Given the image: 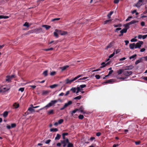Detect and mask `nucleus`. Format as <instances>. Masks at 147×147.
<instances>
[{
  "instance_id": "1",
  "label": "nucleus",
  "mask_w": 147,
  "mask_h": 147,
  "mask_svg": "<svg viewBox=\"0 0 147 147\" xmlns=\"http://www.w3.org/2000/svg\"><path fill=\"white\" fill-rule=\"evenodd\" d=\"M60 143H58L56 144V146H61V144H63V146L65 147L66 146L67 144L69 143V140L68 138H67L65 140H61L60 141Z\"/></svg>"
},
{
  "instance_id": "2",
  "label": "nucleus",
  "mask_w": 147,
  "mask_h": 147,
  "mask_svg": "<svg viewBox=\"0 0 147 147\" xmlns=\"http://www.w3.org/2000/svg\"><path fill=\"white\" fill-rule=\"evenodd\" d=\"M57 102L58 100H51L50 103H49L47 105L43 108L40 109V110H42L44 108H49V107H51L53 106Z\"/></svg>"
},
{
  "instance_id": "3",
  "label": "nucleus",
  "mask_w": 147,
  "mask_h": 147,
  "mask_svg": "<svg viewBox=\"0 0 147 147\" xmlns=\"http://www.w3.org/2000/svg\"><path fill=\"white\" fill-rule=\"evenodd\" d=\"M55 31L56 32H57L58 34H60L61 35H63L66 34L67 33V32L66 31H62L61 30L58 29H56Z\"/></svg>"
},
{
  "instance_id": "4",
  "label": "nucleus",
  "mask_w": 147,
  "mask_h": 147,
  "mask_svg": "<svg viewBox=\"0 0 147 147\" xmlns=\"http://www.w3.org/2000/svg\"><path fill=\"white\" fill-rule=\"evenodd\" d=\"M42 28H39L34 29L32 31V32H31V33H35L36 34H38L40 33L42 31Z\"/></svg>"
},
{
  "instance_id": "5",
  "label": "nucleus",
  "mask_w": 147,
  "mask_h": 147,
  "mask_svg": "<svg viewBox=\"0 0 147 147\" xmlns=\"http://www.w3.org/2000/svg\"><path fill=\"white\" fill-rule=\"evenodd\" d=\"M143 43V42L142 41H140L139 42L137 43L136 45L135 44V48H140Z\"/></svg>"
},
{
  "instance_id": "6",
  "label": "nucleus",
  "mask_w": 147,
  "mask_h": 147,
  "mask_svg": "<svg viewBox=\"0 0 147 147\" xmlns=\"http://www.w3.org/2000/svg\"><path fill=\"white\" fill-rule=\"evenodd\" d=\"M144 0H139L138 2L135 5L138 8H139L142 5V2Z\"/></svg>"
},
{
  "instance_id": "7",
  "label": "nucleus",
  "mask_w": 147,
  "mask_h": 147,
  "mask_svg": "<svg viewBox=\"0 0 147 147\" xmlns=\"http://www.w3.org/2000/svg\"><path fill=\"white\" fill-rule=\"evenodd\" d=\"M132 74V72L130 71H124L123 74L125 76H129Z\"/></svg>"
},
{
  "instance_id": "8",
  "label": "nucleus",
  "mask_w": 147,
  "mask_h": 147,
  "mask_svg": "<svg viewBox=\"0 0 147 147\" xmlns=\"http://www.w3.org/2000/svg\"><path fill=\"white\" fill-rule=\"evenodd\" d=\"M84 108L82 106H81L78 109V111H80L83 114L86 113V112L84 110Z\"/></svg>"
},
{
  "instance_id": "9",
  "label": "nucleus",
  "mask_w": 147,
  "mask_h": 147,
  "mask_svg": "<svg viewBox=\"0 0 147 147\" xmlns=\"http://www.w3.org/2000/svg\"><path fill=\"white\" fill-rule=\"evenodd\" d=\"M109 64V62H108L106 63H105L104 62H102L101 64V66L100 67V68H103L104 67H105L107 65Z\"/></svg>"
},
{
  "instance_id": "10",
  "label": "nucleus",
  "mask_w": 147,
  "mask_h": 147,
  "mask_svg": "<svg viewBox=\"0 0 147 147\" xmlns=\"http://www.w3.org/2000/svg\"><path fill=\"white\" fill-rule=\"evenodd\" d=\"M75 80V78H74L72 80H69V79H67L66 80V84H70L72 82L74 81Z\"/></svg>"
},
{
  "instance_id": "11",
  "label": "nucleus",
  "mask_w": 147,
  "mask_h": 147,
  "mask_svg": "<svg viewBox=\"0 0 147 147\" xmlns=\"http://www.w3.org/2000/svg\"><path fill=\"white\" fill-rule=\"evenodd\" d=\"M72 103V102L71 101H69L67 103H65L64 105L65 108H66L68 106L71 105Z\"/></svg>"
},
{
  "instance_id": "12",
  "label": "nucleus",
  "mask_w": 147,
  "mask_h": 147,
  "mask_svg": "<svg viewBox=\"0 0 147 147\" xmlns=\"http://www.w3.org/2000/svg\"><path fill=\"white\" fill-rule=\"evenodd\" d=\"M72 103V102L71 101H69L67 103H65L64 105L65 108H66L68 106L71 105Z\"/></svg>"
},
{
  "instance_id": "13",
  "label": "nucleus",
  "mask_w": 147,
  "mask_h": 147,
  "mask_svg": "<svg viewBox=\"0 0 147 147\" xmlns=\"http://www.w3.org/2000/svg\"><path fill=\"white\" fill-rule=\"evenodd\" d=\"M113 42H112L110 43L109 45L106 47L105 49H107L109 48H110L113 46Z\"/></svg>"
},
{
  "instance_id": "14",
  "label": "nucleus",
  "mask_w": 147,
  "mask_h": 147,
  "mask_svg": "<svg viewBox=\"0 0 147 147\" xmlns=\"http://www.w3.org/2000/svg\"><path fill=\"white\" fill-rule=\"evenodd\" d=\"M114 82V80L113 79H110L104 82V83H113Z\"/></svg>"
},
{
  "instance_id": "15",
  "label": "nucleus",
  "mask_w": 147,
  "mask_h": 147,
  "mask_svg": "<svg viewBox=\"0 0 147 147\" xmlns=\"http://www.w3.org/2000/svg\"><path fill=\"white\" fill-rule=\"evenodd\" d=\"M134 67V66L132 65H130L129 66H126L125 70H129L132 69Z\"/></svg>"
},
{
  "instance_id": "16",
  "label": "nucleus",
  "mask_w": 147,
  "mask_h": 147,
  "mask_svg": "<svg viewBox=\"0 0 147 147\" xmlns=\"http://www.w3.org/2000/svg\"><path fill=\"white\" fill-rule=\"evenodd\" d=\"M129 47L131 49H133L134 48H135V43H133L130 44L129 45Z\"/></svg>"
},
{
  "instance_id": "17",
  "label": "nucleus",
  "mask_w": 147,
  "mask_h": 147,
  "mask_svg": "<svg viewBox=\"0 0 147 147\" xmlns=\"http://www.w3.org/2000/svg\"><path fill=\"white\" fill-rule=\"evenodd\" d=\"M69 67V66L68 65L64 66L63 67H60V68L61 69L62 71H63L65 70L67 68Z\"/></svg>"
},
{
  "instance_id": "18",
  "label": "nucleus",
  "mask_w": 147,
  "mask_h": 147,
  "mask_svg": "<svg viewBox=\"0 0 147 147\" xmlns=\"http://www.w3.org/2000/svg\"><path fill=\"white\" fill-rule=\"evenodd\" d=\"M28 111L30 112L31 113L35 112V110L33 109V108H32V107H29L28 109Z\"/></svg>"
},
{
  "instance_id": "19",
  "label": "nucleus",
  "mask_w": 147,
  "mask_h": 147,
  "mask_svg": "<svg viewBox=\"0 0 147 147\" xmlns=\"http://www.w3.org/2000/svg\"><path fill=\"white\" fill-rule=\"evenodd\" d=\"M42 27L45 28L47 30H48L51 28V26L49 25H44L42 26Z\"/></svg>"
},
{
  "instance_id": "20",
  "label": "nucleus",
  "mask_w": 147,
  "mask_h": 147,
  "mask_svg": "<svg viewBox=\"0 0 147 147\" xmlns=\"http://www.w3.org/2000/svg\"><path fill=\"white\" fill-rule=\"evenodd\" d=\"M124 69H119V70L117 71V73L118 75H120L122 73L124 72Z\"/></svg>"
},
{
  "instance_id": "21",
  "label": "nucleus",
  "mask_w": 147,
  "mask_h": 147,
  "mask_svg": "<svg viewBox=\"0 0 147 147\" xmlns=\"http://www.w3.org/2000/svg\"><path fill=\"white\" fill-rule=\"evenodd\" d=\"M138 20H133L131 21L130 22H129V24L130 25L131 24H134L135 23H137L138 22Z\"/></svg>"
},
{
  "instance_id": "22",
  "label": "nucleus",
  "mask_w": 147,
  "mask_h": 147,
  "mask_svg": "<svg viewBox=\"0 0 147 147\" xmlns=\"http://www.w3.org/2000/svg\"><path fill=\"white\" fill-rule=\"evenodd\" d=\"M127 31V29L123 28L120 31V32L121 33L123 34L124 33H126Z\"/></svg>"
},
{
  "instance_id": "23",
  "label": "nucleus",
  "mask_w": 147,
  "mask_h": 147,
  "mask_svg": "<svg viewBox=\"0 0 147 147\" xmlns=\"http://www.w3.org/2000/svg\"><path fill=\"white\" fill-rule=\"evenodd\" d=\"M61 137V135L59 134H57L56 135V136L55 138V140H59L60 139Z\"/></svg>"
},
{
  "instance_id": "24",
  "label": "nucleus",
  "mask_w": 147,
  "mask_h": 147,
  "mask_svg": "<svg viewBox=\"0 0 147 147\" xmlns=\"http://www.w3.org/2000/svg\"><path fill=\"white\" fill-rule=\"evenodd\" d=\"M49 91L48 90H43L42 92V94L43 95H45L49 93Z\"/></svg>"
},
{
  "instance_id": "25",
  "label": "nucleus",
  "mask_w": 147,
  "mask_h": 147,
  "mask_svg": "<svg viewBox=\"0 0 147 147\" xmlns=\"http://www.w3.org/2000/svg\"><path fill=\"white\" fill-rule=\"evenodd\" d=\"M9 18V17L7 16H4L3 15H0V19H7Z\"/></svg>"
},
{
  "instance_id": "26",
  "label": "nucleus",
  "mask_w": 147,
  "mask_h": 147,
  "mask_svg": "<svg viewBox=\"0 0 147 147\" xmlns=\"http://www.w3.org/2000/svg\"><path fill=\"white\" fill-rule=\"evenodd\" d=\"M8 115V112L7 111H5V112H4L3 113V116L4 117H7V116Z\"/></svg>"
},
{
  "instance_id": "27",
  "label": "nucleus",
  "mask_w": 147,
  "mask_h": 147,
  "mask_svg": "<svg viewBox=\"0 0 147 147\" xmlns=\"http://www.w3.org/2000/svg\"><path fill=\"white\" fill-rule=\"evenodd\" d=\"M115 54V52H114L112 54H111V55H110L109 56V59L106 61H108V60H109L110 58H111L112 57H113L114 56Z\"/></svg>"
},
{
  "instance_id": "28",
  "label": "nucleus",
  "mask_w": 147,
  "mask_h": 147,
  "mask_svg": "<svg viewBox=\"0 0 147 147\" xmlns=\"http://www.w3.org/2000/svg\"><path fill=\"white\" fill-rule=\"evenodd\" d=\"M13 106L15 108L17 109L19 107V105L18 103H15L13 104Z\"/></svg>"
},
{
  "instance_id": "29",
  "label": "nucleus",
  "mask_w": 147,
  "mask_h": 147,
  "mask_svg": "<svg viewBox=\"0 0 147 147\" xmlns=\"http://www.w3.org/2000/svg\"><path fill=\"white\" fill-rule=\"evenodd\" d=\"M113 11H111L110 12V13L107 15V16L109 19L111 18V16L113 14Z\"/></svg>"
},
{
  "instance_id": "30",
  "label": "nucleus",
  "mask_w": 147,
  "mask_h": 147,
  "mask_svg": "<svg viewBox=\"0 0 147 147\" xmlns=\"http://www.w3.org/2000/svg\"><path fill=\"white\" fill-rule=\"evenodd\" d=\"M58 129L57 128H52L50 129V131L51 132H55L58 131Z\"/></svg>"
},
{
  "instance_id": "31",
  "label": "nucleus",
  "mask_w": 147,
  "mask_h": 147,
  "mask_svg": "<svg viewBox=\"0 0 147 147\" xmlns=\"http://www.w3.org/2000/svg\"><path fill=\"white\" fill-rule=\"evenodd\" d=\"M86 86L85 84H82L80 85V86L79 87H79L81 89V90H82V88L86 87Z\"/></svg>"
},
{
  "instance_id": "32",
  "label": "nucleus",
  "mask_w": 147,
  "mask_h": 147,
  "mask_svg": "<svg viewBox=\"0 0 147 147\" xmlns=\"http://www.w3.org/2000/svg\"><path fill=\"white\" fill-rule=\"evenodd\" d=\"M128 23L126 24L125 25V29H127H127H128L129 27V26L130 25Z\"/></svg>"
},
{
  "instance_id": "33",
  "label": "nucleus",
  "mask_w": 147,
  "mask_h": 147,
  "mask_svg": "<svg viewBox=\"0 0 147 147\" xmlns=\"http://www.w3.org/2000/svg\"><path fill=\"white\" fill-rule=\"evenodd\" d=\"M68 145L67 146V147H74V145L73 144L69 143H69H68Z\"/></svg>"
},
{
  "instance_id": "34",
  "label": "nucleus",
  "mask_w": 147,
  "mask_h": 147,
  "mask_svg": "<svg viewBox=\"0 0 147 147\" xmlns=\"http://www.w3.org/2000/svg\"><path fill=\"white\" fill-rule=\"evenodd\" d=\"M82 97V96L81 95H79L78 96H76L74 98V99L75 100H80Z\"/></svg>"
},
{
  "instance_id": "35",
  "label": "nucleus",
  "mask_w": 147,
  "mask_h": 147,
  "mask_svg": "<svg viewBox=\"0 0 147 147\" xmlns=\"http://www.w3.org/2000/svg\"><path fill=\"white\" fill-rule=\"evenodd\" d=\"M43 74L45 76H47L48 75V71L47 70H46L44 71L43 73Z\"/></svg>"
},
{
  "instance_id": "36",
  "label": "nucleus",
  "mask_w": 147,
  "mask_h": 147,
  "mask_svg": "<svg viewBox=\"0 0 147 147\" xmlns=\"http://www.w3.org/2000/svg\"><path fill=\"white\" fill-rule=\"evenodd\" d=\"M111 20H106L104 22V24H106L108 23L109 22H111Z\"/></svg>"
},
{
  "instance_id": "37",
  "label": "nucleus",
  "mask_w": 147,
  "mask_h": 147,
  "mask_svg": "<svg viewBox=\"0 0 147 147\" xmlns=\"http://www.w3.org/2000/svg\"><path fill=\"white\" fill-rule=\"evenodd\" d=\"M77 111H78V109H76L75 110H74L72 111L71 114L72 115H73V114L75 113Z\"/></svg>"
},
{
  "instance_id": "38",
  "label": "nucleus",
  "mask_w": 147,
  "mask_h": 147,
  "mask_svg": "<svg viewBox=\"0 0 147 147\" xmlns=\"http://www.w3.org/2000/svg\"><path fill=\"white\" fill-rule=\"evenodd\" d=\"M76 88H72L70 89V90L72 91L74 93L76 92Z\"/></svg>"
},
{
  "instance_id": "39",
  "label": "nucleus",
  "mask_w": 147,
  "mask_h": 147,
  "mask_svg": "<svg viewBox=\"0 0 147 147\" xmlns=\"http://www.w3.org/2000/svg\"><path fill=\"white\" fill-rule=\"evenodd\" d=\"M57 86V84H53L52 85H51L50 86V87L51 88H54Z\"/></svg>"
},
{
  "instance_id": "40",
  "label": "nucleus",
  "mask_w": 147,
  "mask_h": 147,
  "mask_svg": "<svg viewBox=\"0 0 147 147\" xmlns=\"http://www.w3.org/2000/svg\"><path fill=\"white\" fill-rule=\"evenodd\" d=\"M53 114V110H51L49 111L48 112V114Z\"/></svg>"
},
{
  "instance_id": "41",
  "label": "nucleus",
  "mask_w": 147,
  "mask_h": 147,
  "mask_svg": "<svg viewBox=\"0 0 147 147\" xmlns=\"http://www.w3.org/2000/svg\"><path fill=\"white\" fill-rule=\"evenodd\" d=\"M7 78L6 79V81L8 82H11V79L10 77H7Z\"/></svg>"
},
{
  "instance_id": "42",
  "label": "nucleus",
  "mask_w": 147,
  "mask_h": 147,
  "mask_svg": "<svg viewBox=\"0 0 147 147\" xmlns=\"http://www.w3.org/2000/svg\"><path fill=\"white\" fill-rule=\"evenodd\" d=\"M76 89L77 90V91L76 92V94H78V93H79V92L80 91H81V89L79 87H78V86L77 87Z\"/></svg>"
},
{
  "instance_id": "43",
  "label": "nucleus",
  "mask_w": 147,
  "mask_h": 147,
  "mask_svg": "<svg viewBox=\"0 0 147 147\" xmlns=\"http://www.w3.org/2000/svg\"><path fill=\"white\" fill-rule=\"evenodd\" d=\"M60 18H55L54 19H53L51 20V21L52 22L55 21H58L60 20Z\"/></svg>"
},
{
  "instance_id": "44",
  "label": "nucleus",
  "mask_w": 147,
  "mask_h": 147,
  "mask_svg": "<svg viewBox=\"0 0 147 147\" xmlns=\"http://www.w3.org/2000/svg\"><path fill=\"white\" fill-rule=\"evenodd\" d=\"M63 121V119H60L58 121V123H59V124H61Z\"/></svg>"
},
{
  "instance_id": "45",
  "label": "nucleus",
  "mask_w": 147,
  "mask_h": 147,
  "mask_svg": "<svg viewBox=\"0 0 147 147\" xmlns=\"http://www.w3.org/2000/svg\"><path fill=\"white\" fill-rule=\"evenodd\" d=\"M24 26L28 27L29 26V24L28 22H26L23 25Z\"/></svg>"
},
{
  "instance_id": "46",
  "label": "nucleus",
  "mask_w": 147,
  "mask_h": 147,
  "mask_svg": "<svg viewBox=\"0 0 147 147\" xmlns=\"http://www.w3.org/2000/svg\"><path fill=\"white\" fill-rule=\"evenodd\" d=\"M137 55L136 54H135L134 55L131 56L129 57V59H132L135 58L136 57Z\"/></svg>"
},
{
  "instance_id": "47",
  "label": "nucleus",
  "mask_w": 147,
  "mask_h": 147,
  "mask_svg": "<svg viewBox=\"0 0 147 147\" xmlns=\"http://www.w3.org/2000/svg\"><path fill=\"white\" fill-rule=\"evenodd\" d=\"M24 88H20L19 90V91H20L21 92H23L24 90Z\"/></svg>"
},
{
  "instance_id": "48",
  "label": "nucleus",
  "mask_w": 147,
  "mask_h": 147,
  "mask_svg": "<svg viewBox=\"0 0 147 147\" xmlns=\"http://www.w3.org/2000/svg\"><path fill=\"white\" fill-rule=\"evenodd\" d=\"M78 117L79 119H82L84 118V117L83 115H79Z\"/></svg>"
},
{
  "instance_id": "49",
  "label": "nucleus",
  "mask_w": 147,
  "mask_h": 147,
  "mask_svg": "<svg viewBox=\"0 0 147 147\" xmlns=\"http://www.w3.org/2000/svg\"><path fill=\"white\" fill-rule=\"evenodd\" d=\"M83 76V75H79L78 76H77L76 77H75L74 78L75 80H77V79H78V78H79L80 77H81V76Z\"/></svg>"
},
{
  "instance_id": "50",
  "label": "nucleus",
  "mask_w": 147,
  "mask_h": 147,
  "mask_svg": "<svg viewBox=\"0 0 147 147\" xmlns=\"http://www.w3.org/2000/svg\"><path fill=\"white\" fill-rule=\"evenodd\" d=\"M141 61V59H140L136 61L135 62V64L137 65L140 63Z\"/></svg>"
},
{
  "instance_id": "51",
  "label": "nucleus",
  "mask_w": 147,
  "mask_h": 147,
  "mask_svg": "<svg viewBox=\"0 0 147 147\" xmlns=\"http://www.w3.org/2000/svg\"><path fill=\"white\" fill-rule=\"evenodd\" d=\"M56 72L55 71H52L50 73V75L52 76H53L55 75Z\"/></svg>"
},
{
  "instance_id": "52",
  "label": "nucleus",
  "mask_w": 147,
  "mask_h": 147,
  "mask_svg": "<svg viewBox=\"0 0 147 147\" xmlns=\"http://www.w3.org/2000/svg\"><path fill=\"white\" fill-rule=\"evenodd\" d=\"M16 126V124L15 123H11V128H13L15 127Z\"/></svg>"
},
{
  "instance_id": "53",
  "label": "nucleus",
  "mask_w": 147,
  "mask_h": 147,
  "mask_svg": "<svg viewBox=\"0 0 147 147\" xmlns=\"http://www.w3.org/2000/svg\"><path fill=\"white\" fill-rule=\"evenodd\" d=\"M53 48H51L49 49H46L45 50L46 51H48L53 50Z\"/></svg>"
},
{
  "instance_id": "54",
  "label": "nucleus",
  "mask_w": 147,
  "mask_h": 147,
  "mask_svg": "<svg viewBox=\"0 0 147 147\" xmlns=\"http://www.w3.org/2000/svg\"><path fill=\"white\" fill-rule=\"evenodd\" d=\"M127 78V77H119V78H117L118 79H119L120 80H124L125 79H126Z\"/></svg>"
},
{
  "instance_id": "55",
  "label": "nucleus",
  "mask_w": 147,
  "mask_h": 147,
  "mask_svg": "<svg viewBox=\"0 0 147 147\" xmlns=\"http://www.w3.org/2000/svg\"><path fill=\"white\" fill-rule=\"evenodd\" d=\"M58 32H54V35L57 38L58 37Z\"/></svg>"
},
{
  "instance_id": "56",
  "label": "nucleus",
  "mask_w": 147,
  "mask_h": 147,
  "mask_svg": "<svg viewBox=\"0 0 147 147\" xmlns=\"http://www.w3.org/2000/svg\"><path fill=\"white\" fill-rule=\"evenodd\" d=\"M114 26L115 27H121V25L120 24H119L117 25H114Z\"/></svg>"
},
{
  "instance_id": "57",
  "label": "nucleus",
  "mask_w": 147,
  "mask_h": 147,
  "mask_svg": "<svg viewBox=\"0 0 147 147\" xmlns=\"http://www.w3.org/2000/svg\"><path fill=\"white\" fill-rule=\"evenodd\" d=\"M95 77L96 79H99L100 78V76L99 75H95Z\"/></svg>"
},
{
  "instance_id": "58",
  "label": "nucleus",
  "mask_w": 147,
  "mask_h": 147,
  "mask_svg": "<svg viewBox=\"0 0 147 147\" xmlns=\"http://www.w3.org/2000/svg\"><path fill=\"white\" fill-rule=\"evenodd\" d=\"M15 76L14 75H13L11 76H7V77H10V78H11V79H12L13 78H14L15 77Z\"/></svg>"
},
{
  "instance_id": "59",
  "label": "nucleus",
  "mask_w": 147,
  "mask_h": 147,
  "mask_svg": "<svg viewBox=\"0 0 147 147\" xmlns=\"http://www.w3.org/2000/svg\"><path fill=\"white\" fill-rule=\"evenodd\" d=\"M51 140L49 139V140H47L45 142V143L46 144H48L51 142Z\"/></svg>"
},
{
  "instance_id": "60",
  "label": "nucleus",
  "mask_w": 147,
  "mask_h": 147,
  "mask_svg": "<svg viewBox=\"0 0 147 147\" xmlns=\"http://www.w3.org/2000/svg\"><path fill=\"white\" fill-rule=\"evenodd\" d=\"M137 41V39L134 38L132 39L131 40V42H136Z\"/></svg>"
},
{
  "instance_id": "61",
  "label": "nucleus",
  "mask_w": 147,
  "mask_h": 147,
  "mask_svg": "<svg viewBox=\"0 0 147 147\" xmlns=\"http://www.w3.org/2000/svg\"><path fill=\"white\" fill-rule=\"evenodd\" d=\"M132 17L131 16H130L128 17V18L126 19V21H127L130 20V19L132 18Z\"/></svg>"
},
{
  "instance_id": "62",
  "label": "nucleus",
  "mask_w": 147,
  "mask_h": 147,
  "mask_svg": "<svg viewBox=\"0 0 147 147\" xmlns=\"http://www.w3.org/2000/svg\"><path fill=\"white\" fill-rule=\"evenodd\" d=\"M101 134L100 132H98L96 133V136H100V135H101Z\"/></svg>"
},
{
  "instance_id": "63",
  "label": "nucleus",
  "mask_w": 147,
  "mask_h": 147,
  "mask_svg": "<svg viewBox=\"0 0 147 147\" xmlns=\"http://www.w3.org/2000/svg\"><path fill=\"white\" fill-rule=\"evenodd\" d=\"M141 25L142 26H145V23L144 22H142L141 23Z\"/></svg>"
},
{
  "instance_id": "64",
  "label": "nucleus",
  "mask_w": 147,
  "mask_h": 147,
  "mask_svg": "<svg viewBox=\"0 0 147 147\" xmlns=\"http://www.w3.org/2000/svg\"><path fill=\"white\" fill-rule=\"evenodd\" d=\"M147 37V34L144 35H142V38L143 39H145L146 37Z\"/></svg>"
}]
</instances>
